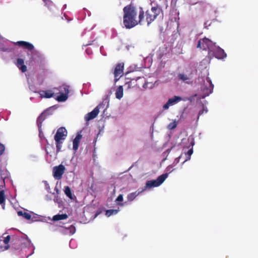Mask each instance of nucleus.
<instances>
[{
    "mask_svg": "<svg viewBox=\"0 0 258 258\" xmlns=\"http://www.w3.org/2000/svg\"><path fill=\"white\" fill-rule=\"evenodd\" d=\"M10 246L15 250H18L20 248V241L18 236L15 235L12 236Z\"/></svg>",
    "mask_w": 258,
    "mask_h": 258,
    "instance_id": "obj_11",
    "label": "nucleus"
},
{
    "mask_svg": "<svg viewBox=\"0 0 258 258\" xmlns=\"http://www.w3.org/2000/svg\"><path fill=\"white\" fill-rule=\"evenodd\" d=\"M181 100H182L181 97L174 96L173 97L168 99L167 102L163 105V108L165 110L168 109L170 106L173 105Z\"/></svg>",
    "mask_w": 258,
    "mask_h": 258,
    "instance_id": "obj_9",
    "label": "nucleus"
},
{
    "mask_svg": "<svg viewBox=\"0 0 258 258\" xmlns=\"http://www.w3.org/2000/svg\"><path fill=\"white\" fill-rule=\"evenodd\" d=\"M70 231L71 234H74L76 232V227L74 225H71L67 228Z\"/></svg>",
    "mask_w": 258,
    "mask_h": 258,
    "instance_id": "obj_28",
    "label": "nucleus"
},
{
    "mask_svg": "<svg viewBox=\"0 0 258 258\" xmlns=\"http://www.w3.org/2000/svg\"><path fill=\"white\" fill-rule=\"evenodd\" d=\"M5 146L3 144L0 143V156L3 154V153L5 151Z\"/></svg>",
    "mask_w": 258,
    "mask_h": 258,
    "instance_id": "obj_30",
    "label": "nucleus"
},
{
    "mask_svg": "<svg viewBox=\"0 0 258 258\" xmlns=\"http://www.w3.org/2000/svg\"><path fill=\"white\" fill-rule=\"evenodd\" d=\"M119 205L122 206L123 205V203L118 204Z\"/></svg>",
    "mask_w": 258,
    "mask_h": 258,
    "instance_id": "obj_34",
    "label": "nucleus"
},
{
    "mask_svg": "<svg viewBox=\"0 0 258 258\" xmlns=\"http://www.w3.org/2000/svg\"><path fill=\"white\" fill-rule=\"evenodd\" d=\"M168 175V173L163 174L158 176L156 180L147 181L146 183V187H152L159 186L164 181Z\"/></svg>",
    "mask_w": 258,
    "mask_h": 258,
    "instance_id": "obj_5",
    "label": "nucleus"
},
{
    "mask_svg": "<svg viewBox=\"0 0 258 258\" xmlns=\"http://www.w3.org/2000/svg\"><path fill=\"white\" fill-rule=\"evenodd\" d=\"M46 118L45 115L44 113H42L37 119V124L39 129V132H40V135L41 133V126L42 122L45 120Z\"/></svg>",
    "mask_w": 258,
    "mask_h": 258,
    "instance_id": "obj_15",
    "label": "nucleus"
},
{
    "mask_svg": "<svg viewBox=\"0 0 258 258\" xmlns=\"http://www.w3.org/2000/svg\"><path fill=\"white\" fill-rule=\"evenodd\" d=\"M192 153H193L192 149H189V150L187 151V154H186L187 155V156H187V159H186V160H185V161H184L183 162H185V161H187V160L190 159V156H191V155L192 154Z\"/></svg>",
    "mask_w": 258,
    "mask_h": 258,
    "instance_id": "obj_29",
    "label": "nucleus"
},
{
    "mask_svg": "<svg viewBox=\"0 0 258 258\" xmlns=\"http://www.w3.org/2000/svg\"><path fill=\"white\" fill-rule=\"evenodd\" d=\"M215 47V43H214L209 39L205 37L198 41L197 46V48H200L203 50H209L210 52L213 51V47Z\"/></svg>",
    "mask_w": 258,
    "mask_h": 258,
    "instance_id": "obj_4",
    "label": "nucleus"
},
{
    "mask_svg": "<svg viewBox=\"0 0 258 258\" xmlns=\"http://www.w3.org/2000/svg\"><path fill=\"white\" fill-rule=\"evenodd\" d=\"M11 240L12 236L10 235H8L6 237H5L4 239V243L6 244L4 247L5 250H7L11 247V246L10 244H9V243L10 242H11Z\"/></svg>",
    "mask_w": 258,
    "mask_h": 258,
    "instance_id": "obj_18",
    "label": "nucleus"
},
{
    "mask_svg": "<svg viewBox=\"0 0 258 258\" xmlns=\"http://www.w3.org/2000/svg\"><path fill=\"white\" fill-rule=\"evenodd\" d=\"M64 192L67 197H68L70 199H73V196L69 186H67L64 187Z\"/></svg>",
    "mask_w": 258,
    "mask_h": 258,
    "instance_id": "obj_21",
    "label": "nucleus"
},
{
    "mask_svg": "<svg viewBox=\"0 0 258 258\" xmlns=\"http://www.w3.org/2000/svg\"><path fill=\"white\" fill-rule=\"evenodd\" d=\"M67 135L68 132L65 127H60L57 129L54 138L57 153L61 151L62 147V144L66 139Z\"/></svg>",
    "mask_w": 258,
    "mask_h": 258,
    "instance_id": "obj_3",
    "label": "nucleus"
},
{
    "mask_svg": "<svg viewBox=\"0 0 258 258\" xmlns=\"http://www.w3.org/2000/svg\"><path fill=\"white\" fill-rule=\"evenodd\" d=\"M45 185L46 188H47V189L50 188L49 184L47 183V181L45 182Z\"/></svg>",
    "mask_w": 258,
    "mask_h": 258,
    "instance_id": "obj_33",
    "label": "nucleus"
},
{
    "mask_svg": "<svg viewBox=\"0 0 258 258\" xmlns=\"http://www.w3.org/2000/svg\"><path fill=\"white\" fill-rule=\"evenodd\" d=\"M119 211V208H118V209H115V210H114V209L108 210L106 211L105 214L107 217H109L111 215L116 214Z\"/></svg>",
    "mask_w": 258,
    "mask_h": 258,
    "instance_id": "obj_24",
    "label": "nucleus"
},
{
    "mask_svg": "<svg viewBox=\"0 0 258 258\" xmlns=\"http://www.w3.org/2000/svg\"><path fill=\"white\" fill-rule=\"evenodd\" d=\"M82 137V136L81 134H78L76 138L74 139L73 142V148L74 150L77 151L78 149L79 143Z\"/></svg>",
    "mask_w": 258,
    "mask_h": 258,
    "instance_id": "obj_13",
    "label": "nucleus"
},
{
    "mask_svg": "<svg viewBox=\"0 0 258 258\" xmlns=\"http://www.w3.org/2000/svg\"><path fill=\"white\" fill-rule=\"evenodd\" d=\"M208 110L207 109H205L204 107H203V109L201 110L199 112L198 117L200 115H202L204 112L207 113Z\"/></svg>",
    "mask_w": 258,
    "mask_h": 258,
    "instance_id": "obj_31",
    "label": "nucleus"
},
{
    "mask_svg": "<svg viewBox=\"0 0 258 258\" xmlns=\"http://www.w3.org/2000/svg\"><path fill=\"white\" fill-rule=\"evenodd\" d=\"M16 65L19 69L24 73L27 71V67L24 64V60L22 58H18L17 60Z\"/></svg>",
    "mask_w": 258,
    "mask_h": 258,
    "instance_id": "obj_14",
    "label": "nucleus"
},
{
    "mask_svg": "<svg viewBox=\"0 0 258 258\" xmlns=\"http://www.w3.org/2000/svg\"><path fill=\"white\" fill-rule=\"evenodd\" d=\"M177 126V123L174 120L173 121V122H170L168 125V126H167V128L169 129V130H173L175 128H176Z\"/></svg>",
    "mask_w": 258,
    "mask_h": 258,
    "instance_id": "obj_26",
    "label": "nucleus"
},
{
    "mask_svg": "<svg viewBox=\"0 0 258 258\" xmlns=\"http://www.w3.org/2000/svg\"><path fill=\"white\" fill-rule=\"evenodd\" d=\"M39 136L41 138V136H42V132L41 131V135H39Z\"/></svg>",
    "mask_w": 258,
    "mask_h": 258,
    "instance_id": "obj_35",
    "label": "nucleus"
},
{
    "mask_svg": "<svg viewBox=\"0 0 258 258\" xmlns=\"http://www.w3.org/2000/svg\"><path fill=\"white\" fill-rule=\"evenodd\" d=\"M177 77L179 80L183 81H186L189 79V77L186 75L183 74H179Z\"/></svg>",
    "mask_w": 258,
    "mask_h": 258,
    "instance_id": "obj_25",
    "label": "nucleus"
},
{
    "mask_svg": "<svg viewBox=\"0 0 258 258\" xmlns=\"http://www.w3.org/2000/svg\"><path fill=\"white\" fill-rule=\"evenodd\" d=\"M5 191L4 190H0V205L2 206L4 209H5Z\"/></svg>",
    "mask_w": 258,
    "mask_h": 258,
    "instance_id": "obj_20",
    "label": "nucleus"
},
{
    "mask_svg": "<svg viewBox=\"0 0 258 258\" xmlns=\"http://www.w3.org/2000/svg\"><path fill=\"white\" fill-rule=\"evenodd\" d=\"M70 86L66 84H63L59 87V88H53L52 90L49 89L47 90H41L39 92V94L41 98H50L53 97L55 95L54 91L55 90L59 91L60 95L57 96L56 100L58 102H64L68 98V94L69 93Z\"/></svg>",
    "mask_w": 258,
    "mask_h": 258,
    "instance_id": "obj_2",
    "label": "nucleus"
},
{
    "mask_svg": "<svg viewBox=\"0 0 258 258\" xmlns=\"http://www.w3.org/2000/svg\"><path fill=\"white\" fill-rule=\"evenodd\" d=\"M14 43L16 45H18L19 46L22 47L30 51L32 50L34 48L32 44L24 41H19L16 42H14Z\"/></svg>",
    "mask_w": 258,
    "mask_h": 258,
    "instance_id": "obj_12",
    "label": "nucleus"
},
{
    "mask_svg": "<svg viewBox=\"0 0 258 258\" xmlns=\"http://www.w3.org/2000/svg\"><path fill=\"white\" fill-rule=\"evenodd\" d=\"M0 50L3 52H12L14 50L13 48L10 47L8 45H5L0 42Z\"/></svg>",
    "mask_w": 258,
    "mask_h": 258,
    "instance_id": "obj_16",
    "label": "nucleus"
},
{
    "mask_svg": "<svg viewBox=\"0 0 258 258\" xmlns=\"http://www.w3.org/2000/svg\"><path fill=\"white\" fill-rule=\"evenodd\" d=\"M99 113V106L96 107L91 112L88 113L85 116V120L88 121L95 118Z\"/></svg>",
    "mask_w": 258,
    "mask_h": 258,
    "instance_id": "obj_10",
    "label": "nucleus"
},
{
    "mask_svg": "<svg viewBox=\"0 0 258 258\" xmlns=\"http://www.w3.org/2000/svg\"><path fill=\"white\" fill-rule=\"evenodd\" d=\"M66 170L65 167L62 165L60 164L58 166H54L53 168L52 173L53 176L55 179H60L62 178V176Z\"/></svg>",
    "mask_w": 258,
    "mask_h": 258,
    "instance_id": "obj_6",
    "label": "nucleus"
},
{
    "mask_svg": "<svg viewBox=\"0 0 258 258\" xmlns=\"http://www.w3.org/2000/svg\"><path fill=\"white\" fill-rule=\"evenodd\" d=\"M162 10L159 7H153L146 12L141 7H137L131 3L123 9V24L126 29H131L145 20L150 25L159 16Z\"/></svg>",
    "mask_w": 258,
    "mask_h": 258,
    "instance_id": "obj_1",
    "label": "nucleus"
},
{
    "mask_svg": "<svg viewBox=\"0 0 258 258\" xmlns=\"http://www.w3.org/2000/svg\"><path fill=\"white\" fill-rule=\"evenodd\" d=\"M123 201V196L121 194H120L117 198H116L115 201L116 202H122Z\"/></svg>",
    "mask_w": 258,
    "mask_h": 258,
    "instance_id": "obj_32",
    "label": "nucleus"
},
{
    "mask_svg": "<svg viewBox=\"0 0 258 258\" xmlns=\"http://www.w3.org/2000/svg\"><path fill=\"white\" fill-rule=\"evenodd\" d=\"M68 217V216L66 214H58L54 215L53 217L52 220L53 221H58L60 220L66 219Z\"/></svg>",
    "mask_w": 258,
    "mask_h": 258,
    "instance_id": "obj_19",
    "label": "nucleus"
},
{
    "mask_svg": "<svg viewBox=\"0 0 258 258\" xmlns=\"http://www.w3.org/2000/svg\"><path fill=\"white\" fill-rule=\"evenodd\" d=\"M140 194V192L135 191L127 195V199L129 201H133Z\"/></svg>",
    "mask_w": 258,
    "mask_h": 258,
    "instance_id": "obj_22",
    "label": "nucleus"
},
{
    "mask_svg": "<svg viewBox=\"0 0 258 258\" xmlns=\"http://www.w3.org/2000/svg\"><path fill=\"white\" fill-rule=\"evenodd\" d=\"M123 87L122 86H119L116 89L115 92L116 98L120 99L123 96Z\"/></svg>",
    "mask_w": 258,
    "mask_h": 258,
    "instance_id": "obj_17",
    "label": "nucleus"
},
{
    "mask_svg": "<svg viewBox=\"0 0 258 258\" xmlns=\"http://www.w3.org/2000/svg\"><path fill=\"white\" fill-rule=\"evenodd\" d=\"M18 215L19 216H23L27 220H30L31 218V215L30 214L27 212H24L21 211L18 212Z\"/></svg>",
    "mask_w": 258,
    "mask_h": 258,
    "instance_id": "obj_23",
    "label": "nucleus"
},
{
    "mask_svg": "<svg viewBox=\"0 0 258 258\" xmlns=\"http://www.w3.org/2000/svg\"><path fill=\"white\" fill-rule=\"evenodd\" d=\"M207 81L209 83L211 88L210 89L209 92L208 93V95L210 93H211L213 92L214 85L212 84L211 80L210 78H208L207 79Z\"/></svg>",
    "mask_w": 258,
    "mask_h": 258,
    "instance_id": "obj_27",
    "label": "nucleus"
},
{
    "mask_svg": "<svg viewBox=\"0 0 258 258\" xmlns=\"http://www.w3.org/2000/svg\"><path fill=\"white\" fill-rule=\"evenodd\" d=\"M123 63H119L116 66L114 71V75L116 81H117L119 77L123 74Z\"/></svg>",
    "mask_w": 258,
    "mask_h": 258,
    "instance_id": "obj_8",
    "label": "nucleus"
},
{
    "mask_svg": "<svg viewBox=\"0 0 258 258\" xmlns=\"http://www.w3.org/2000/svg\"><path fill=\"white\" fill-rule=\"evenodd\" d=\"M212 52V54L218 59H223L227 56L224 50L219 46L213 47V51L211 52Z\"/></svg>",
    "mask_w": 258,
    "mask_h": 258,
    "instance_id": "obj_7",
    "label": "nucleus"
}]
</instances>
